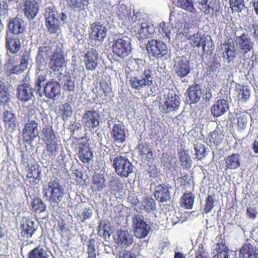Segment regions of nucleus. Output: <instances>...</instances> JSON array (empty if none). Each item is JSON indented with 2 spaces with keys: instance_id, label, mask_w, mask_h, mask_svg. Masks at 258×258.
<instances>
[{
  "instance_id": "9b49d317",
  "label": "nucleus",
  "mask_w": 258,
  "mask_h": 258,
  "mask_svg": "<svg viewBox=\"0 0 258 258\" xmlns=\"http://www.w3.org/2000/svg\"><path fill=\"white\" fill-rule=\"evenodd\" d=\"M133 228L135 236L140 239L146 237L150 231V227L144 221V217L135 214L133 218Z\"/></svg>"
},
{
  "instance_id": "c9c22d12",
  "label": "nucleus",
  "mask_w": 258,
  "mask_h": 258,
  "mask_svg": "<svg viewBox=\"0 0 258 258\" xmlns=\"http://www.w3.org/2000/svg\"><path fill=\"white\" fill-rule=\"evenodd\" d=\"M225 169H236L240 166V155L233 153L224 159Z\"/></svg>"
},
{
  "instance_id": "423d86ee",
  "label": "nucleus",
  "mask_w": 258,
  "mask_h": 258,
  "mask_svg": "<svg viewBox=\"0 0 258 258\" xmlns=\"http://www.w3.org/2000/svg\"><path fill=\"white\" fill-rule=\"evenodd\" d=\"M237 40L244 61L243 68L250 70L253 67V60L246 57L245 54L252 49L253 43L245 33L238 36Z\"/></svg>"
},
{
  "instance_id": "58836bf2",
  "label": "nucleus",
  "mask_w": 258,
  "mask_h": 258,
  "mask_svg": "<svg viewBox=\"0 0 258 258\" xmlns=\"http://www.w3.org/2000/svg\"><path fill=\"white\" fill-rule=\"evenodd\" d=\"M108 186L111 192L114 195L120 192L123 189V183L116 175L112 176L109 178Z\"/></svg>"
},
{
  "instance_id": "603ef678",
  "label": "nucleus",
  "mask_w": 258,
  "mask_h": 258,
  "mask_svg": "<svg viewBox=\"0 0 258 258\" xmlns=\"http://www.w3.org/2000/svg\"><path fill=\"white\" fill-rule=\"evenodd\" d=\"M48 255L46 250L40 246H37L28 253L29 258H48Z\"/></svg>"
},
{
  "instance_id": "e433bc0d",
  "label": "nucleus",
  "mask_w": 258,
  "mask_h": 258,
  "mask_svg": "<svg viewBox=\"0 0 258 258\" xmlns=\"http://www.w3.org/2000/svg\"><path fill=\"white\" fill-rule=\"evenodd\" d=\"M91 188L95 191H100L106 186L105 179L102 174L95 173L92 176Z\"/></svg>"
},
{
  "instance_id": "bf43d9fd",
  "label": "nucleus",
  "mask_w": 258,
  "mask_h": 258,
  "mask_svg": "<svg viewBox=\"0 0 258 258\" xmlns=\"http://www.w3.org/2000/svg\"><path fill=\"white\" fill-rule=\"evenodd\" d=\"M215 195H208L206 199L205 204L204 206V212L205 214L210 213L214 207Z\"/></svg>"
},
{
  "instance_id": "1a4fd4ad",
  "label": "nucleus",
  "mask_w": 258,
  "mask_h": 258,
  "mask_svg": "<svg viewBox=\"0 0 258 258\" xmlns=\"http://www.w3.org/2000/svg\"><path fill=\"white\" fill-rule=\"evenodd\" d=\"M34 114V119H36V120L41 119L43 124L45 125L42 130V140L43 141L45 142L57 139L52 125L48 124L47 115L45 113L41 112L39 110L35 111Z\"/></svg>"
},
{
  "instance_id": "412c9836",
  "label": "nucleus",
  "mask_w": 258,
  "mask_h": 258,
  "mask_svg": "<svg viewBox=\"0 0 258 258\" xmlns=\"http://www.w3.org/2000/svg\"><path fill=\"white\" fill-rule=\"evenodd\" d=\"M165 98L163 107L166 112H170L178 109L180 104V98L174 91L169 92Z\"/></svg>"
},
{
  "instance_id": "39448f33",
  "label": "nucleus",
  "mask_w": 258,
  "mask_h": 258,
  "mask_svg": "<svg viewBox=\"0 0 258 258\" xmlns=\"http://www.w3.org/2000/svg\"><path fill=\"white\" fill-rule=\"evenodd\" d=\"M146 50L149 55L157 59H167L170 55L165 43L162 41L151 39L146 44Z\"/></svg>"
},
{
  "instance_id": "8fccbe9b",
  "label": "nucleus",
  "mask_w": 258,
  "mask_h": 258,
  "mask_svg": "<svg viewBox=\"0 0 258 258\" xmlns=\"http://www.w3.org/2000/svg\"><path fill=\"white\" fill-rule=\"evenodd\" d=\"M32 210L36 214H40L44 212L46 209V206L42 201L39 198H34L31 203Z\"/></svg>"
},
{
  "instance_id": "2f4dec72",
  "label": "nucleus",
  "mask_w": 258,
  "mask_h": 258,
  "mask_svg": "<svg viewBox=\"0 0 258 258\" xmlns=\"http://www.w3.org/2000/svg\"><path fill=\"white\" fill-rule=\"evenodd\" d=\"M115 240L119 246L127 248L133 244V237L127 231L121 230L117 232Z\"/></svg>"
},
{
  "instance_id": "0eeeda50",
  "label": "nucleus",
  "mask_w": 258,
  "mask_h": 258,
  "mask_svg": "<svg viewBox=\"0 0 258 258\" xmlns=\"http://www.w3.org/2000/svg\"><path fill=\"white\" fill-rule=\"evenodd\" d=\"M112 166L116 173L121 177H127L133 172L132 163L128 159L122 156H117L113 159Z\"/></svg>"
},
{
  "instance_id": "0e129e2a",
  "label": "nucleus",
  "mask_w": 258,
  "mask_h": 258,
  "mask_svg": "<svg viewBox=\"0 0 258 258\" xmlns=\"http://www.w3.org/2000/svg\"><path fill=\"white\" fill-rule=\"evenodd\" d=\"M170 27L169 24L162 22L159 25L158 30L159 33L163 36L164 35L166 37L169 38L170 35Z\"/></svg>"
},
{
  "instance_id": "3c124183",
  "label": "nucleus",
  "mask_w": 258,
  "mask_h": 258,
  "mask_svg": "<svg viewBox=\"0 0 258 258\" xmlns=\"http://www.w3.org/2000/svg\"><path fill=\"white\" fill-rule=\"evenodd\" d=\"M46 27L48 32L51 34H55L59 29V21L58 18L49 19L46 20Z\"/></svg>"
},
{
  "instance_id": "c03bdc74",
  "label": "nucleus",
  "mask_w": 258,
  "mask_h": 258,
  "mask_svg": "<svg viewBox=\"0 0 258 258\" xmlns=\"http://www.w3.org/2000/svg\"><path fill=\"white\" fill-rule=\"evenodd\" d=\"M26 177L30 179V182L37 184L41 180V171L35 165H32L29 167Z\"/></svg>"
},
{
  "instance_id": "a878e982",
  "label": "nucleus",
  "mask_w": 258,
  "mask_h": 258,
  "mask_svg": "<svg viewBox=\"0 0 258 258\" xmlns=\"http://www.w3.org/2000/svg\"><path fill=\"white\" fill-rule=\"evenodd\" d=\"M98 53L94 48H90L84 55V62L87 70H94L98 66Z\"/></svg>"
},
{
  "instance_id": "f8f14e48",
  "label": "nucleus",
  "mask_w": 258,
  "mask_h": 258,
  "mask_svg": "<svg viewBox=\"0 0 258 258\" xmlns=\"http://www.w3.org/2000/svg\"><path fill=\"white\" fill-rule=\"evenodd\" d=\"M38 120H28L22 129V138L24 143L30 144L38 135Z\"/></svg>"
},
{
  "instance_id": "49530a36",
  "label": "nucleus",
  "mask_w": 258,
  "mask_h": 258,
  "mask_svg": "<svg viewBox=\"0 0 258 258\" xmlns=\"http://www.w3.org/2000/svg\"><path fill=\"white\" fill-rule=\"evenodd\" d=\"M215 250L217 253L214 256V258H228V248L224 240L221 239L220 242L216 244Z\"/></svg>"
},
{
  "instance_id": "e2e57ef3",
  "label": "nucleus",
  "mask_w": 258,
  "mask_h": 258,
  "mask_svg": "<svg viewBox=\"0 0 258 258\" xmlns=\"http://www.w3.org/2000/svg\"><path fill=\"white\" fill-rule=\"evenodd\" d=\"M45 20L57 18V12L54 6H52L45 8Z\"/></svg>"
},
{
  "instance_id": "6ab92c4d",
  "label": "nucleus",
  "mask_w": 258,
  "mask_h": 258,
  "mask_svg": "<svg viewBox=\"0 0 258 258\" xmlns=\"http://www.w3.org/2000/svg\"><path fill=\"white\" fill-rule=\"evenodd\" d=\"M138 151L139 157L141 160L147 163H152L154 160L153 149L146 142L139 143L136 147Z\"/></svg>"
},
{
  "instance_id": "4be33fe9",
  "label": "nucleus",
  "mask_w": 258,
  "mask_h": 258,
  "mask_svg": "<svg viewBox=\"0 0 258 258\" xmlns=\"http://www.w3.org/2000/svg\"><path fill=\"white\" fill-rule=\"evenodd\" d=\"M5 46L7 52L12 54H17L22 47L21 39L19 36L10 35L7 32Z\"/></svg>"
},
{
  "instance_id": "37998d69",
  "label": "nucleus",
  "mask_w": 258,
  "mask_h": 258,
  "mask_svg": "<svg viewBox=\"0 0 258 258\" xmlns=\"http://www.w3.org/2000/svg\"><path fill=\"white\" fill-rule=\"evenodd\" d=\"M69 6L75 12L85 11L89 4V0H67Z\"/></svg>"
},
{
  "instance_id": "cd10ccee",
  "label": "nucleus",
  "mask_w": 258,
  "mask_h": 258,
  "mask_svg": "<svg viewBox=\"0 0 258 258\" xmlns=\"http://www.w3.org/2000/svg\"><path fill=\"white\" fill-rule=\"evenodd\" d=\"M223 51L222 56L225 61L229 63L233 62L237 54L236 48L233 42H226L221 45Z\"/></svg>"
},
{
  "instance_id": "72a5a7b5",
  "label": "nucleus",
  "mask_w": 258,
  "mask_h": 258,
  "mask_svg": "<svg viewBox=\"0 0 258 258\" xmlns=\"http://www.w3.org/2000/svg\"><path fill=\"white\" fill-rule=\"evenodd\" d=\"M229 109L227 100L224 99H219L211 107V113L214 116L218 117L223 114Z\"/></svg>"
},
{
  "instance_id": "680f3d73",
  "label": "nucleus",
  "mask_w": 258,
  "mask_h": 258,
  "mask_svg": "<svg viewBox=\"0 0 258 258\" xmlns=\"http://www.w3.org/2000/svg\"><path fill=\"white\" fill-rule=\"evenodd\" d=\"M59 113L60 114L63 119L72 115V109L71 105L68 103L63 104L59 108Z\"/></svg>"
},
{
  "instance_id": "7c9ffc66",
  "label": "nucleus",
  "mask_w": 258,
  "mask_h": 258,
  "mask_svg": "<svg viewBox=\"0 0 258 258\" xmlns=\"http://www.w3.org/2000/svg\"><path fill=\"white\" fill-rule=\"evenodd\" d=\"M39 12V4L35 0H26L24 4L23 12L25 17L33 20Z\"/></svg>"
},
{
  "instance_id": "774afa93",
  "label": "nucleus",
  "mask_w": 258,
  "mask_h": 258,
  "mask_svg": "<svg viewBox=\"0 0 258 258\" xmlns=\"http://www.w3.org/2000/svg\"><path fill=\"white\" fill-rule=\"evenodd\" d=\"M195 258H208L204 246L202 244H200L198 249L195 252Z\"/></svg>"
},
{
  "instance_id": "4468645a",
  "label": "nucleus",
  "mask_w": 258,
  "mask_h": 258,
  "mask_svg": "<svg viewBox=\"0 0 258 258\" xmlns=\"http://www.w3.org/2000/svg\"><path fill=\"white\" fill-rule=\"evenodd\" d=\"M128 130L122 123H114L110 130V135L115 143L122 144L128 136Z\"/></svg>"
},
{
  "instance_id": "de8ad7c7",
  "label": "nucleus",
  "mask_w": 258,
  "mask_h": 258,
  "mask_svg": "<svg viewBox=\"0 0 258 258\" xmlns=\"http://www.w3.org/2000/svg\"><path fill=\"white\" fill-rule=\"evenodd\" d=\"M45 143L46 144L45 151L47 152V155L50 157H55L59 149L57 139L45 142Z\"/></svg>"
},
{
  "instance_id": "5fc2aeb1",
  "label": "nucleus",
  "mask_w": 258,
  "mask_h": 258,
  "mask_svg": "<svg viewBox=\"0 0 258 258\" xmlns=\"http://www.w3.org/2000/svg\"><path fill=\"white\" fill-rule=\"evenodd\" d=\"M229 4L232 12L239 13L246 8L244 0H229Z\"/></svg>"
},
{
  "instance_id": "4d7b16f0",
  "label": "nucleus",
  "mask_w": 258,
  "mask_h": 258,
  "mask_svg": "<svg viewBox=\"0 0 258 258\" xmlns=\"http://www.w3.org/2000/svg\"><path fill=\"white\" fill-rule=\"evenodd\" d=\"M196 157L198 160H201L207 155V148L201 143H197L194 145Z\"/></svg>"
},
{
  "instance_id": "473e14b6",
  "label": "nucleus",
  "mask_w": 258,
  "mask_h": 258,
  "mask_svg": "<svg viewBox=\"0 0 258 258\" xmlns=\"http://www.w3.org/2000/svg\"><path fill=\"white\" fill-rule=\"evenodd\" d=\"M154 196L156 200L161 203H164L170 199L169 187L165 184H160L155 186Z\"/></svg>"
},
{
  "instance_id": "69168bd1",
  "label": "nucleus",
  "mask_w": 258,
  "mask_h": 258,
  "mask_svg": "<svg viewBox=\"0 0 258 258\" xmlns=\"http://www.w3.org/2000/svg\"><path fill=\"white\" fill-rule=\"evenodd\" d=\"M221 66V63L218 61L212 62L207 68V75H210L212 73H216L217 71H218Z\"/></svg>"
},
{
  "instance_id": "09e8293b",
  "label": "nucleus",
  "mask_w": 258,
  "mask_h": 258,
  "mask_svg": "<svg viewBox=\"0 0 258 258\" xmlns=\"http://www.w3.org/2000/svg\"><path fill=\"white\" fill-rule=\"evenodd\" d=\"M111 228L110 224L105 221H101L98 227V234L99 236L106 239L111 234Z\"/></svg>"
},
{
  "instance_id": "864d4df0",
  "label": "nucleus",
  "mask_w": 258,
  "mask_h": 258,
  "mask_svg": "<svg viewBox=\"0 0 258 258\" xmlns=\"http://www.w3.org/2000/svg\"><path fill=\"white\" fill-rule=\"evenodd\" d=\"M176 6L186 11L191 13H195L196 12L194 7L193 3L190 0H177Z\"/></svg>"
},
{
  "instance_id": "a18cd8bd",
  "label": "nucleus",
  "mask_w": 258,
  "mask_h": 258,
  "mask_svg": "<svg viewBox=\"0 0 258 258\" xmlns=\"http://www.w3.org/2000/svg\"><path fill=\"white\" fill-rule=\"evenodd\" d=\"M190 44L193 47H200L202 46L203 51L204 52L208 51L206 50V41L205 38L202 37L201 34L197 33L194 34L190 38Z\"/></svg>"
},
{
  "instance_id": "f03ea898",
  "label": "nucleus",
  "mask_w": 258,
  "mask_h": 258,
  "mask_svg": "<svg viewBox=\"0 0 258 258\" xmlns=\"http://www.w3.org/2000/svg\"><path fill=\"white\" fill-rule=\"evenodd\" d=\"M20 57V63H18V58L16 56H11L8 58L5 67L9 76L20 75L28 68L29 61L31 59L30 52L24 51Z\"/></svg>"
},
{
  "instance_id": "dca6fc26",
  "label": "nucleus",
  "mask_w": 258,
  "mask_h": 258,
  "mask_svg": "<svg viewBox=\"0 0 258 258\" xmlns=\"http://www.w3.org/2000/svg\"><path fill=\"white\" fill-rule=\"evenodd\" d=\"M21 235L24 238H30L36 232L37 226L32 218L23 217L20 224Z\"/></svg>"
},
{
  "instance_id": "c756f323",
  "label": "nucleus",
  "mask_w": 258,
  "mask_h": 258,
  "mask_svg": "<svg viewBox=\"0 0 258 258\" xmlns=\"http://www.w3.org/2000/svg\"><path fill=\"white\" fill-rule=\"evenodd\" d=\"M3 121L6 130L11 133L15 130L19 125L15 114L9 110H5L3 112Z\"/></svg>"
},
{
  "instance_id": "f3484780",
  "label": "nucleus",
  "mask_w": 258,
  "mask_h": 258,
  "mask_svg": "<svg viewBox=\"0 0 258 258\" xmlns=\"http://www.w3.org/2000/svg\"><path fill=\"white\" fill-rule=\"evenodd\" d=\"M51 53V47L49 45H43L38 48L36 62L39 71L45 68Z\"/></svg>"
},
{
  "instance_id": "bb28decb",
  "label": "nucleus",
  "mask_w": 258,
  "mask_h": 258,
  "mask_svg": "<svg viewBox=\"0 0 258 258\" xmlns=\"http://www.w3.org/2000/svg\"><path fill=\"white\" fill-rule=\"evenodd\" d=\"M33 93L34 89L27 83L19 85L17 88V98L24 102L30 100L34 96Z\"/></svg>"
},
{
  "instance_id": "6e6d98bb",
  "label": "nucleus",
  "mask_w": 258,
  "mask_h": 258,
  "mask_svg": "<svg viewBox=\"0 0 258 258\" xmlns=\"http://www.w3.org/2000/svg\"><path fill=\"white\" fill-rule=\"evenodd\" d=\"M142 205L147 212H150L156 209V202L151 196L144 198Z\"/></svg>"
},
{
  "instance_id": "13d9d810",
  "label": "nucleus",
  "mask_w": 258,
  "mask_h": 258,
  "mask_svg": "<svg viewBox=\"0 0 258 258\" xmlns=\"http://www.w3.org/2000/svg\"><path fill=\"white\" fill-rule=\"evenodd\" d=\"M224 139V135L220 131L215 130L210 134V141L216 146L219 145Z\"/></svg>"
},
{
  "instance_id": "a19ab883",
  "label": "nucleus",
  "mask_w": 258,
  "mask_h": 258,
  "mask_svg": "<svg viewBox=\"0 0 258 258\" xmlns=\"http://www.w3.org/2000/svg\"><path fill=\"white\" fill-rule=\"evenodd\" d=\"M179 160L181 165L186 169H189L191 166L192 160L188 151L184 149H179L177 151Z\"/></svg>"
},
{
  "instance_id": "6e6552de",
  "label": "nucleus",
  "mask_w": 258,
  "mask_h": 258,
  "mask_svg": "<svg viewBox=\"0 0 258 258\" xmlns=\"http://www.w3.org/2000/svg\"><path fill=\"white\" fill-rule=\"evenodd\" d=\"M77 144L80 146L78 156L80 160L84 164L89 165L93 158V152L88 143L89 139H87L86 134L81 138H75Z\"/></svg>"
},
{
  "instance_id": "4c0bfd02",
  "label": "nucleus",
  "mask_w": 258,
  "mask_h": 258,
  "mask_svg": "<svg viewBox=\"0 0 258 258\" xmlns=\"http://www.w3.org/2000/svg\"><path fill=\"white\" fill-rule=\"evenodd\" d=\"M239 258H258V252H256L250 243H244L239 251Z\"/></svg>"
},
{
  "instance_id": "9d476101",
  "label": "nucleus",
  "mask_w": 258,
  "mask_h": 258,
  "mask_svg": "<svg viewBox=\"0 0 258 258\" xmlns=\"http://www.w3.org/2000/svg\"><path fill=\"white\" fill-rule=\"evenodd\" d=\"M112 50L117 56L124 58L131 52V43L127 38H117L113 41Z\"/></svg>"
},
{
  "instance_id": "ddd939ff",
  "label": "nucleus",
  "mask_w": 258,
  "mask_h": 258,
  "mask_svg": "<svg viewBox=\"0 0 258 258\" xmlns=\"http://www.w3.org/2000/svg\"><path fill=\"white\" fill-rule=\"evenodd\" d=\"M100 119L99 111L92 109L85 112L82 116V121L83 126L91 131L99 125Z\"/></svg>"
},
{
  "instance_id": "79ce46f5",
  "label": "nucleus",
  "mask_w": 258,
  "mask_h": 258,
  "mask_svg": "<svg viewBox=\"0 0 258 258\" xmlns=\"http://www.w3.org/2000/svg\"><path fill=\"white\" fill-rule=\"evenodd\" d=\"M235 91L236 97L239 101L245 102L250 97V90L246 86L238 85L236 86Z\"/></svg>"
},
{
  "instance_id": "f257e3e1",
  "label": "nucleus",
  "mask_w": 258,
  "mask_h": 258,
  "mask_svg": "<svg viewBox=\"0 0 258 258\" xmlns=\"http://www.w3.org/2000/svg\"><path fill=\"white\" fill-rule=\"evenodd\" d=\"M128 75L129 84L132 88L139 92L153 85L154 74L149 68H145L138 74L136 71L131 70Z\"/></svg>"
},
{
  "instance_id": "052dcab7",
  "label": "nucleus",
  "mask_w": 258,
  "mask_h": 258,
  "mask_svg": "<svg viewBox=\"0 0 258 258\" xmlns=\"http://www.w3.org/2000/svg\"><path fill=\"white\" fill-rule=\"evenodd\" d=\"M96 241L94 238L90 239L87 242V258H96L95 248Z\"/></svg>"
},
{
  "instance_id": "f704fd0d",
  "label": "nucleus",
  "mask_w": 258,
  "mask_h": 258,
  "mask_svg": "<svg viewBox=\"0 0 258 258\" xmlns=\"http://www.w3.org/2000/svg\"><path fill=\"white\" fill-rule=\"evenodd\" d=\"M190 103L198 102L202 95V89L198 84L190 86L186 91Z\"/></svg>"
},
{
  "instance_id": "c85d7f7f",
  "label": "nucleus",
  "mask_w": 258,
  "mask_h": 258,
  "mask_svg": "<svg viewBox=\"0 0 258 258\" xmlns=\"http://www.w3.org/2000/svg\"><path fill=\"white\" fill-rule=\"evenodd\" d=\"M75 217L82 223L90 219L93 215V210L89 206H85L83 204H79L74 209Z\"/></svg>"
},
{
  "instance_id": "393cba45",
  "label": "nucleus",
  "mask_w": 258,
  "mask_h": 258,
  "mask_svg": "<svg viewBox=\"0 0 258 258\" xmlns=\"http://www.w3.org/2000/svg\"><path fill=\"white\" fill-rule=\"evenodd\" d=\"M90 37L92 40L102 41L106 36L107 29L100 22H95L91 25Z\"/></svg>"
},
{
  "instance_id": "5701e85b",
  "label": "nucleus",
  "mask_w": 258,
  "mask_h": 258,
  "mask_svg": "<svg viewBox=\"0 0 258 258\" xmlns=\"http://www.w3.org/2000/svg\"><path fill=\"white\" fill-rule=\"evenodd\" d=\"M93 92L96 94V97L102 99H107L110 97L112 93L111 84L104 80H101L96 84L93 90Z\"/></svg>"
},
{
  "instance_id": "ea45409f",
  "label": "nucleus",
  "mask_w": 258,
  "mask_h": 258,
  "mask_svg": "<svg viewBox=\"0 0 258 258\" xmlns=\"http://www.w3.org/2000/svg\"><path fill=\"white\" fill-rule=\"evenodd\" d=\"M195 197L191 192L183 194L180 199V205L185 209H191L193 207Z\"/></svg>"
},
{
  "instance_id": "2eb2a0df",
  "label": "nucleus",
  "mask_w": 258,
  "mask_h": 258,
  "mask_svg": "<svg viewBox=\"0 0 258 258\" xmlns=\"http://www.w3.org/2000/svg\"><path fill=\"white\" fill-rule=\"evenodd\" d=\"M176 75L180 78L187 76L190 72L189 61L185 56L176 58L173 65Z\"/></svg>"
},
{
  "instance_id": "20e7f679",
  "label": "nucleus",
  "mask_w": 258,
  "mask_h": 258,
  "mask_svg": "<svg viewBox=\"0 0 258 258\" xmlns=\"http://www.w3.org/2000/svg\"><path fill=\"white\" fill-rule=\"evenodd\" d=\"M43 193L51 205L53 206H58L63 198L64 188L58 179L52 178L44 188Z\"/></svg>"
},
{
  "instance_id": "b1692460",
  "label": "nucleus",
  "mask_w": 258,
  "mask_h": 258,
  "mask_svg": "<svg viewBox=\"0 0 258 258\" xmlns=\"http://www.w3.org/2000/svg\"><path fill=\"white\" fill-rule=\"evenodd\" d=\"M8 31L12 35L19 36L25 31L24 21L21 18L15 17L10 19L7 26Z\"/></svg>"
},
{
  "instance_id": "aec40b11",
  "label": "nucleus",
  "mask_w": 258,
  "mask_h": 258,
  "mask_svg": "<svg viewBox=\"0 0 258 258\" xmlns=\"http://www.w3.org/2000/svg\"><path fill=\"white\" fill-rule=\"evenodd\" d=\"M64 62L63 52L60 47H56L51 55L48 62L49 68L53 72L58 71Z\"/></svg>"
},
{
  "instance_id": "7ed1b4c3",
  "label": "nucleus",
  "mask_w": 258,
  "mask_h": 258,
  "mask_svg": "<svg viewBox=\"0 0 258 258\" xmlns=\"http://www.w3.org/2000/svg\"><path fill=\"white\" fill-rule=\"evenodd\" d=\"M46 80V74L39 75L35 80V87H37L39 90L43 86V92L45 96L49 99L55 100L56 97L60 93V85L58 81L53 79H50L44 84V83Z\"/></svg>"
},
{
  "instance_id": "338daca9",
  "label": "nucleus",
  "mask_w": 258,
  "mask_h": 258,
  "mask_svg": "<svg viewBox=\"0 0 258 258\" xmlns=\"http://www.w3.org/2000/svg\"><path fill=\"white\" fill-rule=\"evenodd\" d=\"M75 79L69 77V79L67 80L64 84V87L69 92H74L75 91Z\"/></svg>"
},
{
  "instance_id": "a211bd4d",
  "label": "nucleus",
  "mask_w": 258,
  "mask_h": 258,
  "mask_svg": "<svg viewBox=\"0 0 258 258\" xmlns=\"http://www.w3.org/2000/svg\"><path fill=\"white\" fill-rule=\"evenodd\" d=\"M132 29L137 32L139 39L142 40L150 37L155 31L153 25L148 22H138Z\"/></svg>"
}]
</instances>
